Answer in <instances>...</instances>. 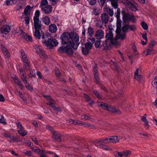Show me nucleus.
I'll return each mask as SVG.
<instances>
[{
	"label": "nucleus",
	"mask_w": 157,
	"mask_h": 157,
	"mask_svg": "<svg viewBox=\"0 0 157 157\" xmlns=\"http://www.w3.org/2000/svg\"><path fill=\"white\" fill-rule=\"evenodd\" d=\"M54 71L57 77H59L60 76L61 74L58 68H56Z\"/></svg>",
	"instance_id": "51"
},
{
	"label": "nucleus",
	"mask_w": 157,
	"mask_h": 157,
	"mask_svg": "<svg viewBox=\"0 0 157 157\" xmlns=\"http://www.w3.org/2000/svg\"><path fill=\"white\" fill-rule=\"evenodd\" d=\"M111 143H116L119 142V139L117 136H110Z\"/></svg>",
	"instance_id": "24"
},
{
	"label": "nucleus",
	"mask_w": 157,
	"mask_h": 157,
	"mask_svg": "<svg viewBox=\"0 0 157 157\" xmlns=\"http://www.w3.org/2000/svg\"><path fill=\"white\" fill-rule=\"evenodd\" d=\"M9 137L10 139L11 140H10V141L11 142H14L16 140L15 138L13 136L10 135Z\"/></svg>",
	"instance_id": "60"
},
{
	"label": "nucleus",
	"mask_w": 157,
	"mask_h": 157,
	"mask_svg": "<svg viewBox=\"0 0 157 157\" xmlns=\"http://www.w3.org/2000/svg\"><path fill=\"white\" fill-rule=\"evenodd\" d=\"M14 81L16 84L19 86L20 88L21 89H23L24 87V86L21 83V81L17 78V79H15Z\"/></svg>",
	"instance_id": "29"
},
{
	"label": "nucleus",
	"mask_w": 157,
	"mask_h": 157,
	"mask_svg": "<svg viewBox=\"0 0 157 157\" xmlns=\"http://www.w3.org/2000/svg\"><path fill=\"white\" fill-rule=\"evenodd\" d=\"M104 36V32L101 29H98L95 32V37L96 39H100Z\"/></svg>",
	"instance_id": "16"
},
{
	"label": "nucleus",
	"mask_w": 157,
	"mask_h": 157,
	"mask_svg": "<svg viewBox=\"0 0 157 157\" xmlns=\"http://www.w3.org/2000/svg\"><path fill=\"white\" fill-rule=\"evenodd\" d=\"M20 35L23 38L26 39H27L28 35L25 33H22Z\"/></svg>",
	"instance_id": "62"
},
{
	"label": "nucleus",
	"mask_w": 157,
	"mask_h": 157,
	"mask_svg": "<svg viewBox=\"0 0 157 157\" xmlns=\"http://www.w3.org/2000/svg\"><path fill=\"white\" fill-rule=\"evenodd\" d=\"M30 148L34 152L37 153L39 152V149L36 146L30 147Z\"/></svg>",
	"instance_id": "42"
},
{
	"label": "nucleus",
	"mask_w": 157,
	"mask_h": 157,
	"mask_svg": "<svg viewBox=\"0 0 157 157\" xmlns=\"http://www.w3.org/2000/svg\"><path fill=\"white\" fill-rule=\"evenodd\" d=\"M123 3L124 5L129 6L130 8L132 11H136L138 10L137 9L138 5L136 2L131 3L128 0H123Z\"/></svg>",
	"instance_id": "8"
},
{
	"label": "nucleus",
	"mask_w": 157,
	"mask_h": 157,
	"mask_svg": "<svg viewBox=\"0 0 157 157\" xmlns=\"http://www.w3.org/2000/svg\"><path fill=\"white\" fill-rule=\"evenodd\" d=\"M123 156L126 157L129 154H131V151L129 150L125 151H122Z\"/></svg>",
	"instance_id": "47"
},
{
	"label": "nucleus",
	"mask_w": 157,
	"mask_h": 157,
	"mask_svg": "<svg viewBox=\"0 0 157 157\" xmlns=\"http://www.w3.org/2000/svg\"><path fill=\"white\" fill-rule=\"evenodd\" d=\"M73 45V44H71L70 42H68L66 46L60 47L58 49V51L60 53H66L68 55L71 56L73 53L72 49Z\"/></svg>",
	"instance_id": "4"
},
{
	"label": "nucleus",
	"mask_w": 157,
	"mask_h": 157,
	"mask_svg": "<svg viewBox=\"0 0 157 157\" xmlns=\"http://www.w3.org/2000/svg\"><path fill=\"white\" fill-rule=\"evenodd\" d=\"M141 25L142 28L145 30H147L148 29V26L147 24L144 22H143L141 23Z\"/></svg>",
	"instance_id": "55"
},
{
	"label": "nucleus",
	"mask_w": 157,
	"mask_h": 157,
	"mask_svg": "<svg viewBox=\"0 0 157 157\" xmlns=\"http://www.w3.org/2000/svg\"><path fill=\"white\" fill-rule=\"evenodd\" d=\"M20 53L22 59V61L24 63L25 66L27 67L26 69H30L29 65L27 62L28 60L25 54L24 51L23 50H21Z\"/></svg>",
	"instance_id": "12"
},
{
	"label": "nucleus",
	"mask_w": 157,
	"mask_h": 157,
	"mask_svg": "<svg viewBox=\"0 0 157 157\" xmlns=\"http://www.w3.org/2000/svg\"><path fill=\"white\" fill-rule=\"evenodd\" d=\"M85 46L86 48L90 50L92 47V44L91 43L88 42L86 43Z\"/></svg>",
	"instance_id": "52"
},
{
	"label": "nucleus",
	"mask_w": 157,
	"mask_h": 157,
	"mask_svg": "<svg viewBox=\"0 0 157 157\" xmlns=\"http://www.w3.org/2000/svg\"><path fill=\"white\" fill-rule=\"evenodd\" d=\"M1 29L2 33L5 34L8 33L10 30V27L7 25L2 26Z\"/></svg>",
	"instance_id": "18"
},
{
	"label": "nucleus",
	"mask_w": 157,
	"mask_h": 157,
	"mask_svg": "<svg viewBox=\"0 0 157 157\" xmlns=\"http://www.w3.org/2000/svg\"><path fill=\"white\" fill-rule=\"evenodd\" d=\"M0 123H2L4 124H6L5 119L3 116L0 117Z\"/></svg>",
	"instance_id": "56"
},
{
	"label": "nucleus",
	"mask_w": 157,
	"mask_h": 157,
	"mask_svg": "<svg viewBox=\"0 0 157 157\" xmlns=\"http://www.w3.org/2000/svg\"><path fill=\"white\" fill-rule=\"evenodd\" d=\"M18 132L19 134L22 136H25L27 134V132L26 131L24 130V129H22L19 130L18 131Z\"/></svg>",
	"instance_id": "31"
},
{
	"label": "nucleus",
	"mask_w": 157,
	"mask_h": 157,
	"mask_svg": "<svg viewBox=\"0 0 157 157\" xmlns=\"http://www.w3.org/2000/svg\"><path fill=\"white\" fill-rule=\"evenodd\" d=\"M70 34V40L69 42H70L71 44H73V48L76 50L79 44V43H77L79 40V36L76 33L71 32Z\"/></svg>",
	"instance_id": "3"
},
{
	"label": "nucleus",
	"mask_w": 157,
	"mask_h": 157,
	"mask_svg": "<svg viewBox=\"0 0 157 157\" xmlns=\"http://www.w3.org/2000/svg\"><path fill=\"white\" fill-rule=\"evenodd\" d=\"M146 54V56H147L149 55L153 54L155 52V51L152 48H148Z\"/></svg>",
	"instance_id": "32"
},
{
	"label": "nucleus",
	"mask_w": 157,
	"mask_h": 157,
	"mask_svg": "<svg viewBox=\"0 0 157 157\" xmlns=\"http://www.w3.org/2000/svg\"><path fill=\"white\" fill-rule=\"evenodd\" d=\"M113 34L112 32V29H109V31L105 35L106 40L109 41L113 38Z\"/></svg>",
	"instance_id": "22"
},
{
	"label": "nucleus",
	"mask_w": 157,
	"mask_h": 157,
	"mask_svg": "<svg viewBox=\"0 0 157 157\" xmlns=\"http://www.w3.org/2000/svg\"><path fill=\"white\" fill-rule=\"evenodd\" d=\"M52 108L53 110L56 112H61L62 111L60 108L59 107H56L55 105Z\"/></svg>",
	"instance_id": "49"
},
{
	"label": "nucleus",
	"mask_w": 157,
	"mask_h": 157,
	"mask_svg": "<svg viewBox=\"0 0 157 157\" xmlns=\"http://www.w3.org/2000/svg\"><path fill=\"white\" fill-rule=\"evenodd\" d=\"M142 35L143 38L147 42V34L146 33H143L142 34Z\"/></svg>",
	"instance_id": "61"
},
{
	"label": "nucleus",
	"mask_w": 157,
	"mask_h": 157,
	"mask_svg": "<svg viewBox=\"0 0 157 157\" xmlns=\"http://www.w3.org/2000/svg\"><path fill=\"white\" fill-rule=\"evenodd\" d=\"M110 143H111L110 140V136L108 138L98 140L94 141V144L97 147L106 150H109V147L107 146L102 144V143L106 144Z\"/></svg>",
	"instance_id": "2"
},
{
	"label": "nucleus",
	"mask_w": 157,
	"mask_h": 157,
	"mask_svg": "<svg viewBox=\"0 0 157 157\" xmlns=\"http://www.w3.org/2000/svg\"><path fill=\"white\" fill-rule=\"evenodd\" d=\"M117 39H116V37L115 38V39L113 38L109 42L110 43H111L113 44H116L117 43Z\"/></svg>",
	"instance_id": "58"
},
{
	"label": "nucleus",
	"mask_w": 157,
	"mask_h": 157,
	"mask_svg": "<svg viewBox=\"0 0 157 157\" xmlns=\"http://www.w3.org/2000/svg\"><path fill=\"white\" fill-rule=\"evenodd\" d=\"M61 135L59 132L55 131L52 134V137L53 140L55 141L60 142Z\"/></svg>",
	"instance_id": "13"
},
{
	"label": "nucleus",
	"mask_w": 157,
	"mask_h": 157,
	"mask_svg": "<svg viewBox=\"0 0 157 157\" xmlns=\"http://www.w3.org/2000/svg\"><path fill=\"white\" fill-rule=\"evenodd\" d=\"M89 4L91 6L95 5L96 3V0H88Z\"/></svg>",
	"instance_id": "57"
},
{
	"label": "nucleus",
	"mask_w": 157,
	"mask_h": 157,
	"mask_svg": "<svg viewBox=\"0 0 157 157\" xmlns=\"http://www.w3.org/2000/svg\"><path fill=\"white\" fill-rule=\"evenodd\" d=\"M62 43L63 44H67L70 40V34L68 32H65L61 35V37Z\"/></svg>",
	"instance_id": "9"
},
{
	"label": "nucleus",
	"mask_w": 157,
	"mask_h": 157,
	"mask_svg": "<svg viewBox=\"0 0 157 157\" xmlns=\"http://www.w3.org/2000/svg\"><path fill=\"white\" fill-rule=\"evenodd\" d=\"M87 33L88 34V36L90 37H91L93 36L94 33V30L92 27L90 26L88 28Z\"/></svg>",
	"instance_id": "28"
},
{
	"label": "nucleus",
	"mask_w": 157,
	"mask_h": 157,
	"mask_svg": "<svg viewBox=\"0 0 157 157\" xmlns=\"http://www.w3.org/2000/svg\"><path fill=\"white\" fill-rule=\"evenodd\" d=\"M101 40L100 39H98L97 40L95 44V45L96 48H101Z\"/></svg>",
	"instance_id": "41"
},
{
	"label": "nucleus",
	"mask_w": 157,
	"mask_h": 157,
	"mask_svg": "<svg viewBox=\"0 0 157 157\" xmlns=\"http://www.w3.org/2000/svg\"><path fill=\"white\" fill-rule=\"evenodd\" d=\"M93 92L94 94L98 98L101 99L102 98V96L100 94L98 91L95 90H94Z\"/></svg>",
	"instance_id": "36"
},
{
	"label": "nucleus",
	"mask_w": 157,
	"mask_h": 157,
	"mask_svg": "<svg viewBox=\"0 0 157 157\" xmlns=\"http://www.w3.org/2000/svg\"><path fill=\"white\" fill-rule=\"evenodd\" d=\"M128 29V25L125 24L122 28V30L123 32H126L127 31Z\"/></svg>",
	"instance_id": "45"
},
{
	"label": "nucleus",
	"mask_w": 157,
	"mask_h": 157,
	"mask_svg": "<svg viewBox=\"0 0 157 157\" xmlns=\"http://www.w3.org/2000/svg\"><path fill=\"white\" fill-rule=\"evenodd\" d=\"M42 21L44 24L46 25H49L50 23L49 18L47 16H45L42 18Z\"/></svg>",
	"instance_id": "25"
},
{
	"label": "nucleus",
	"mask_w": 157,
	"mask_h": 157,
	"mask_svg": "<svg viewBox=\"0 0 157 157\" xmlns=\"http://www.w3.org/2000/svg\"><path fill=\"white\" fill-rule=\"evenodd\" d=\"M93 73L94 76V78L95 82L98 84H100V82L99 78L98 67L97 64L93 66Z\"/></svg>",
	"instance_id": "10"
},
{
	"label": "nucleus",
	"mask_w": 157,
	"mask_h": 157,
	"mask_svg": "<svg viewBox=\"0 0 157 157\" xmlns=\"http://www.w3.org/2000/svg\"><path fill=\"white\" fill-rule=\"evenodd\" d=\"M28 75L31 77H34L35 76V72L34 70L30 71V72Z\"/></svg>",
	"instance_id": "53"
},
{
	"label": "nucleus",
	"mask_w": 157,
	"mask_h": 157,
	"mask_svg": "<svg viewBox=\"0 0 157 157\" xmlns=\"http://www.w3.org/2000/svg\"><path fill=\"white\" fill-rule=\"evenodd\" d=\"M87 41L92 44H93L95 41V39L94 38L92 37L91 36V37H90L88 38L87 40Z\"/></svg>",
	"instance_id": "46"
},
{
	"label": "nucleus",
	"mask_w": 157,
	"mask_h": 157,
	"mask_svg": "<svg viewBox=\"0 0 157 157\" xmlns=\"http://www.w3.org/2000/svg\"><path fill=\"white\" fill-rule=\"evenodd\" d=\"M25 143L27 145L31 147V142L29 140H25L24 141Z\"/></svg>",
	"instance_id": "63"
},
{
	"label": "nucleus",
	"mask_w": 157,
	"mask_h": 157,
	"mask_svg": "<svg viewBox=\"0 0 157 157\" xmlns=\"http://www.w3.org/2000/svg\"><path fill=\"white\" fill-rule=\"evenodd\" d=\"M89 50L86 48H82V53L84 55H87L88 54Z\"/></svg>",
	"instance_id": "43"
},
{
	"label": "nucleus",
	"mask_w": 157,
	"mask_h": 157,
	"mask_svg": "<svg viewBox=\"0 0 157 157\" xmlns=\"http://www.w3.org/2000/svg\"><path fill=\"white\" fill-rule=\"evenodd\" d=\"M54 100H52L51 98H49L47 102V104L49 105L50 106H51L52 107L54 106V105L53 103L52 102V101H54Z\"/></svg>",
	"instance_id": "44"
},
{
	"label": "nucleus",
	"mask_w": 157,
	"mask_h": 157,
	"mask_svg": "<svg viewBox=\"0 0 157 157\" xmlns=\"http://www.w3.org/2000/svg\"><path fill=\"white\" fill-rule=\"evenodd\" d=\"M101 17L102 24H105L108 22L109 17L107 13H102Z\"/></svg>",
	"instance_id": "14"
},
{
	"label": "nucleus",
	"mask_w": 157,
	"mask_h": 157,
	"mask_svg": "<svg viewBox=\"0 0 157 157\" xmlns=\"http://www.w3.org/2000/svg\"><path fill=\"white\" fill-rule=\"evenodd\" d=\"M48 30L51 33H54L57 30L56 26L55 24H51L48 27Z\"/></svg>",
	"instance_id": "19"
},
{
	"label": "nucleus",
	"mask_w": 157,
	"mask_h": 157,
	"mask_svg": "<svg viewBox=\"0 0 157 157\" xmlns=\"http://www.w3.org/2000/svg\"><path fill=\"white\" fill-rule=\"evenodd\" d=\"M1 47L2 51L4 55L5 58H6L9 57L10 56L9 52L5 45L2 44L1 45Z\"/></svg>",
	"instance_id": "15"
},
{
	"label": "nucleus",
	"mask_w": 157,
	"mask_h": 157,
	"mask_svg": "<svg viewBox=\"0 0 157 157\" xmlns=\"http://www.w3.org/2000/svg\"><path fill=\"white\" fill-rule=\"evenodd\" d=\"M48 4L47 0H42L40 3V7L41 8L42 7L45 6Z\"/></svg>",
	"instance_id": "40"
},
{
	"label": "nucleus",
	"mask_w": 157,
	"mask_h": 157,
	"mask_svg": "<svg viewBox=\"0 0 157 157\" xmlns=\"http://www.w3.org/2000/svg\"><path fill=\"white\" fill-rule=\"evenodd\" d=\"M107 12L110 17H112L113 16L114 12L112 9L109 8H107Z\"/></svg>",
	"instance_id": "35"
},
{
	"label": "nucleus",
	"mask_w": 157,
	"mask_h": 157,
	"mask_svg": "<svg viewBox=\"0 0 157 157\" xmlns=\"http://www.w3.org/2000/svg\"><path fill=\"white\" fill-rule=\"evenodd\" d=\"M34 48L36 49L37 53L39 55L41 58L43 59L45 58V53L42 47L38 45H36L34 46Z\"/></svg>",
	"instance_id": "11"
},
{
	"label": "nucleus",
	"mask_w": 157,
	"mask_h": 157,
	"mask_svg": "<svg viewBox=\"0 0 157 157\" xmlns=\"http://www.w3.org/2000/svg\"><path fill=\"white\" fill-rule=\"evenodd\" d=\"M46 39L42 40V43L47 46L52 47L54 46H56L58 44V41L56 39L52 38L48 39L47 41L46 40Z\"/></svg>",
	"instance_id": "7"
},
{
	"label": "nucleus",
	"mask_w": 157,
	"mask_h": 157,
	"mask_svg": "<svg viewBox=\"0 0 157 157\" xmlns=\"http://www.w3.org/2000/svg\"><path fill=\"white\" fill-rule=\"evenodd\" d=\"M93 10V11L92 12V14H94L95 16L98 15L100 14V11L99 8L98 7L94 6Z\"/></svg>",
	"instance_id": "23"
},
{
	"label": "nucleus",
	"mask_w": 157,
	"mask_h": 157,
	"mask_svg": "<svg viewBox=\"0 0 157 157\" xmlns=\"http://www.w3.org/2000/svg\"><path fill=\"white\" fill-rule=\"evenodd\" d=\"M42 10L46 14L50 13L52 11V6L50 5H48L41 8Z\"/></svg>",
	"instance_id": "17"
},
{
	"label": "nucleus",
	"mask_w": 157,
	"mask_h": 157,
	"mask_svg": "<svg viewBox=\"0 0 157 157\" xmlns=\"http://www.w3.org/2000/svg\"><path fill=\"white\" fill-rule=\"evenodd\" d=\"M126 37V35L125 34H120V35H116V39H121V40H123Z\"/></svg>",
	"instance_id": "33"
},
{
	"label": "nucleus",
	"mask_w": 157,
	"mask_h": 157,
	"mask_svg": "<svg viewBox=\"0 0 157 157\" xmlns=\"http://www.w3.org/2000/svg\"><path fill=\"white\" fill-rule=\"evenodd\" d=\"M46 128L47 129L50 131L52 134L55 131L52 127L49 125H46Z\"/></svg>",
	"instance_id": "39"
},
{
	"label": "nucleus",
	"mask_w": 157,
	"mask_h": 157,
	"mask_svg": "<svg viewBox=\"0 0 157 157\" xmlns=\"http://www.w3.org/2000/svg\"><path fill=\"white\" fill-rule=\"evenodd\" d=\"M114 15L117 18V21L119 20L120 18V8L117 9V12L115 13Z\"/></svg>",
	"instance_id": "37"
},
{
	"label": "nucleus",
	"mask_w": 157,
	"mask_h": 157,
	"mask_svg": "<svg viewBox=\"0 0 157 157\" xmlns=\"http://www.w3.org/2000/svg\"><path fill=\"white\" fill-rule=\"evenodd\" d=\"M16 124L17 125L18 128L19 130L22 129H24V128L22 127L21 124L19 122H16Z\"/></svg>",
	"instance_id": "64"
},
{
	"label": "nucleus",
	"mask_w": 157,
	"mask_h": 157,
	"mask_svg": "<svg viewBox=\"0 0 157 157\" xmlns=\"http://www.w3.org/2000/svg\"><path fill=\"white\" fill-rule=\"evenodd\" d=\"M84 97L86 101L90 105H92L94 103V101H93L90 97L86 94H84Z\"/></svg>",
	"instance_id": "21"
},
{
	"label": "nucleus",
	"mask_w": 157,
	"mask_h": 157,
	"mask_svg": "<svg viewBox=\"0 0 157 157\" xmlns=\"http://www.w3.org/2000/svg\"><path fill=\"white\" fill-rule=\"evenodd\" d=\"M23 153H24L26 155L28 156H31L32 155V152L30 151H29L25 150L24 151Z\"/></svg>",
	"instance_id": "50"
},
{
	"label": "nucleus",
	"mask_w": 157,
	"mask_h": 157,
	"mask_svg": "<svg viewBox=\"0 0 157 157\" xmlns=\"http://www.w3.org/2000/svg\"><path fill=\"white\" fill-rule=\"evenodd\" d=\"M37 154L39 155L40 157H43L46 155L45 150H40V149L39 152L37 153Z\"/></svg>",
	"instance_id": "38"
},
{
	"label": "nucleus",
	"mask_w": 157,
	"mask_h": 157,
	"mask_svg": "<svg viewBox=\"0 0 157 157\" xmlns=\"http://www.w3.org/2000/svg\"><path fill=\"white\" fill-rule=\"evenodd\" d=\"M111 4L113 7L115 9H116L118 7V0H111Z\"/></svg>",
	"instance_id": "30"
},
{
	"label": "nucleus",
	"mask_w": 157,
	"mask_h": 157,
	"mask_svg": "<svg viewBox=\"0 0 157 157\" xmlns=\"http://www.w3.org/2000/svg\"><path fill=\"white\" fill-rule=\"evenodd\" d=\"M114 155L117 157L123 156L122 152H116L114 153Z\"/></svg>",
	"instance_id": "54"
},
{
	"label": "nucleus",
	"mask_w": 157,
	"mask_h": 157,
	"mask_svg": "<svg viewBox=\"0 0 157 157\" xmlns=\"http://www.w3.org/2000/svg\"><path fill=\"white\" fill-rule=\"evenodd\" d=\"M98 106L101 107L104 109L107 110L109 111L117 113L118 114L121 113V111L119 109H116L115 107L112 106H109L107 104L103 102H100L98 103Z\"/></svg>",
	"instance_id": "5"
},
{
	"label": "nucleus",
	"mask_w": 157,
	"mask_h": 157,
	"mask_svg": "<svg viewBox=\"0 0 157 157\" xmlns=\"http://www.w3.org/2000/svg\"><path fill=\"white\" fill-rule=\"evenodd\" d=\"M123 20L125 22L131 21L133 23H135L136 20L135 16L132 14L129 13H123Z\"/></svg>",
	"instance_id": "6"
},
{
	"label": "nucleus",
	"mask_w": 157,
	"mask_h": 157,
	"mask_svg": "<svg viewBox=\"0 0 157 157\" xmlns=\"http://www.w3.org/2000/svg\"><path fill=\"white\" fill-rule=\"evenodd\" d=\"M40 12L39 10L35 11L34 16L33 17L34 27L35 31L34 33V36L38 39H40L41 38L43 40L48 39L50 36V34L48 32L45 33L42 31L40 32V30H41L42 27L40 21L39 17Z\"/></svg>",
	"instance_id": "1"
},
{
	"label": "nucleus",
	"mask_w": 157,
	"mask_h": 157,
	"mask_svg": "<svg viewBox=\"0 0 157 157\" xmlns=\"http://www.w3.org/2000/svg\"><path fill=\"white\" fill-rule=\"evenodd\" d=\"M110 44L109 42L106 40L103 41L102 44L101 45V48L104 50H107L109 49Z\"/></svg>",
	"instance_id": "20"
},
{
	"label": "nucleus",
	"mask_w": 157,
	"mask_h": 157,
	"mask_svg": "<svg viewBox=\"0 0 157 157\" xmlns=\"http://www.w3.org/2000/svg\"><path fill=\"white\" fill-rule=\"evenodd\" d=\"M31 9L30 6L28 5L24 10V13L25 15L28 16L29 15Z\"/></svg>",
	"instance_id": "27"
},
{
	"label": "nucleus",
	"mask_w": 157,
	"mask_h": 157,
	"mask_svg": "<svg viewBox=\"0 0 157 157\" xmlns=\"http://www.w3.org/2000/svg\"><path fill=\"white\" fill-rule=\"evenodd\" d=\"M5 2L6 5L9 6L15 4L16 2V0H6Z\"/></svg>",
	"instance_id": "34"
},
{
	"label": "nucleus",
	"mask_w": 157,
	"mask_h": 157,
	"mask_svg": "<svg viewBox=\"0 0 157 157\" xmlns=\"http://www.w3.org/2000/svg\"><path fill=\"white\" fill-rule=\"evenodd\" d=\"M146 114H144L143 116H141V120L144 122L145 123L144 125L145 127H147V128H148L149 125L148 124V121L147 120L146 118Z\"/></svg>",
	"instance_id": "26"
},
{
	"label": "nucleus",
	"mask_w": 157,
	"mask_h": 157,
	"mask_svg": "<svg viewBox=\"0 0 157 157\" xmlns=\"http://www.w3.org/2000/svg\"><path fill=\"white\" fill-rule=\"evenodd\" d=\"M128 28L132 31H134L136 30V28L134 25H128Z\"/></svg>",
	"instance_id": "48"
},
{
	"label": "nucleus",
	"mask_w": 157,
	"mask_h": 157,
	"mask_svg": "<svg viewBox=\"0 0 157 157\" xmlns=\"http://www.w3.org/2000/svg\"><path fill=\"white\" fill-rule=\"evenodd\" d=\"M140 71V70H139L138 68L136 69V71L135 72V75L134 76V77L135 78H137V77H138V75H139V71Z\"/></svg>",
	"instance_id": "59"
}]
</instances>
